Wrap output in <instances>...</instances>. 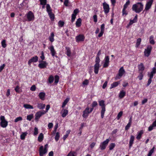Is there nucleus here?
I'll list each match as a JSON object with an SVG mask.
<instances>
[{
    "instance_id": "nucleus-1",
    "label": "nucleus",
    "mask_w": 156,
    "mask_h": 156,
    "mask_svg": "<svg viewBox=\"0 0 156 156\" xmlns=\"http://www.w3.org/2000/svg\"><path fill=\"white\" fill-rule=\"evenodd\" d=\"M143 6L141 2H137L133 5L132 9L136 13H139L143 10Z\"/></svg>"
},
{
    "instance_id": "nucleus-2",
    "label": "nucleus",
    "mask_w": 156,
    "mask_h": 156,
    "mask_svg": "<svg viewBox=\"0 0 156 156\" xmlns=\"http://www.w3.org/2000/svg\"><path fill=\"white\" fill-rule=\"evenodd\" d=\"M104 102V101L103 100H102L99 101V105L101 107V117L102 119L104 118V113L105 111V105Z\"/></svg>"
},
{
    "instance_id": "nucleus-3",
    "label": "nucleus",
    "mask_w": 156,
    "mask_h": 156,
    "mask_svg": "<svg viewBox=\"0 0 156 156\" xmlns=\"http://www.w3.org/2000/svg\"><path fill=\"white\" fill-rule=\"evenodd\" d=\"M93 108H90V110L89 111L90 108L88 107H87L86 108L85 110L83 111V116L84 118H87L88 114L91 112L93 110Z\"/></svg>"
},
{
    "instance_id": "nucleus-4",
    "label": "nucleus",
    "mask_w": 156,
    "mask_h": 156,
    "mask_svg": "<svg viewBox=\"0 0 156 156\" xmlns=\"http://www.w3.org/2000/svg\"><path fill=\"white\" fill-rule=\"evenodd\" d=\"M48 145L46 144L44 146V149H43V147L41 146L40 147L39 149V154L40 156H43L44 154L47 152V147Z\"/></svg>"
},
{
    "instance_id": "nucleus-5",
    "label": "nucleus",
    "mask_w": 156,
    "mask_h": 156,
    "mask_svg": "<svg viewBox=\"0 0 156 156\" xmlns=\"http://www.w3.org/2000/svg\"><path fill=\"white\" fill-rule=\"evenodd\" d=\"M46 113L44 111H40L37 112L35 114V120L36 122H37L38 121V119L40 117Z\"/></svg>"
},
{
    "instance_id": "nucleus-6",
    "label": "nucleus",
    "mask_w": 156,
    "mask_h": 156,
    "mask_svg": "<svg viewBox=\"0 0 156 156\" xmlns=\"http://www.w3.org/2000/svg\"><path fill=\"white\" fill-rule=\"evenodd\" d=\"M0 119L1 121L0 124L1 126L3 128L6 127L8 125V122L5 120V117L2 115Z\"/></svg>"
},
{
    "instance_id": "nucleus-7",
    "label": "nucleus",
    "mask_w": 156,
    "mask_h": 156,
    "mask_svg": "<svg viewBox=\"0 0 156 156\" xmlns=\"http://www.w3.org/2000/svg\"><path fill=\"white\" fill-rule=\"evenodd\" d=\"M109 140L108 139L101 143L100 146V148L101 150H104L105 149Z\"/></svg>"
},
{
    "instance_id": "nucleus-8",
    "label": "nucleus",
    "mask_w": 156,
    "mask_h": 156,
    "mask_svg": "<svg viewBox=\"0 0 156 156\" xmlns=\"http://www.w3.org/2000/svg\"><path fill=\"white\" fill-rule=\"evenodd\" d=\"M152 49V47L151 45L147 46V48L145 49L144 51V54L145 56L148 57L150 55L151 50Z\"/></svg>"
},
{
    "instance_id": "nucleus-9",
    "label": "nucleus",
    "mask_w": 156,
    "mask_h": 156,
    "mask_svg": "<svg viewBox=\"0 0 156 156\" xmlns=\"http://www.w3.org/2000/svg\"><path fill=\"white\" fill-rule=\"evenodd\" d=\"M125 71L123 67H122L119 71V73L116 76L115 79H120L119 77L122 76L125 73Z\"/></svg>"
},
{
    "instance_id": "nucleus-10",
    "label": "nucleus",
    "mask_w": 156,
    "mask_h": 156,
    "mask_svg": "<svg viewBox=\"0 0 156 156\" xmlns=\"http://www.w3.org/2000/svg\"><path fill=\"white\" fill-rule=\"evenodd\" d=\"M27 18L29 21L33 20H34V16L31 11H29L27 14Z\"/></svg>"
},
{
    "instance_id": "nucleus-11",
    "label": "nucleus",
    "mask_w": 156,
    "mask_h": 156,
    "mask_svg": "<svg viewBox=\"0 0 156 156\" xmlns=\"http://www.w3.org/2000/svg\"><path fill=\"white\" fill-rule=\"evenodd\" d=\"M103 5L105 13L106 14L108 13L110 9L108 5L105 2L103 3Z\"/></svg>"
},
{
    "instance_id": "nucleus-12",
    "label": "nucleus",
    "mask_w": 156,
    "mask_h": 156,
    "mask_svg": "<svg viewBox=\"0 0 156 156\" xmlns=\"http://www.w3.org/2000/svg\"><path fill=\"white\" fill-rule=\"evenodd\" d=\"M38 57L37 56H35L34 57H33L30 59L28 62V64L29 65H30V64L32 62H36L38 61Z\"/></svg>"
},
{
    "instance_id": "nucleus-13",
    "label": "nucleus",
    "mask_w": 156,
    "mask_h": 156,
    "mask_svg": "<svg viewBox=\"0 0 156 156\" xmlns=\"http://www.w3.org/2000/svg\"><path fill=\"white\" fill-rule=\"evenodd\" d=\"M48 64V63L46 61H43L42 62H41L38 65V66L40 69H44L46 68Z\"/></svg>"
},
{
    "instance_id": "nucleus-14",
    "label": "nucleus",
    "mask_w": 156,
    "mask_h": 156,
    "mask_svg": "<svg viewBox=\"0 0 156 156\" xmlns=\"http://www.w3.org/2000/svg\"><path fill=\"white\" fill-rule=\"evenodd\" d=\"M153 2L152 1L149 0V1L147 2L146 5L144 10H148L151 8Z\"/></svg>"
},
{
    "instance_id": "nucleus-15",
    "label": "nucleus",
    "mask_w": 156,
    "mask_h": 156,
    "mask_svg": "<svg viewBox=\"0 0 156 156\" xmlns=\"http://www.w3.org/2000/svg\"><path fill=\"white\" fill-rule=\"evenodd\" d=\"M84 37L83 35H79L76 37V39L77 42L83 41H84Z\"/></svg>"
},
{
    "instance_id": "nucleus-16",
    "label": "nucleus",
    "mask_w": 156,
    "mask_h": 156,
    "mask_svg": "<svg viewBox=\"0 0 156 156\" xmlns=\"http://www.w3.org/2000/svg\"><path fill=\"white\" fill-rule=\"evenodd\" d=\"M138 69L139 72H142L143 73V71L144 70L145 67L143 63H141L138 65Z\"/></svg>"
},
{
    "instance_id": "nucleus-17",
    "label": "nucleus",
    "mask_w": 156,
    "mask_h": 156,
    "mask_svg": "<svg viewBox=\"0 0 156 156\" xmlns=\"http://www.w3.org/2000/svg\"><path fill=\"white\" fill-rule=\"evenodd\" d=\"M109 58L108 56H106L105 58V62L103 65L104 67H107L109 65Z\"/></svg>"
},
{
    "instance_id": "nucleus-18",
    "label": "nucleus",
    "mask_w": 156,
    "mask_h": 156,
    "mask_svg": "<svg viewBox=\"0 0 156 156\" xmlns=\"http://www.w3.org/2000/svg\"><path fill=\"white\" fill-rule=\"evenodd\" d=\"M100 67L99 64H95L94 65V72L96 74L98 73L99 68Z\"/></svg>"
},
{
    "instance_id": "nucleus-19",
    "label": "nucleus",
    "mask_w": 156,
    "mask_h": 156,
    "mask_svg": "<svg viewBox=\"0 0 156 156\" xmlns=\"http://www.w3.org/2000/svg\"><path fill=\"white\" fill-rule=\"evenodd\" d=\"M156 73V67H153L152 70L149 76L153 77L154 75Z\"/></svg>"
},
{
    "instance_id": "nucleus-20",
    "label": "nucleus",
    "mask_w": 156,
    "mask_h": 156,
    "mask_svg": "<svg viewBox=\"0 0 156 156\" xmlns=\"http://www.w3.org/2000/svg\"><path fill=\"white\" fill-rule=\"evenodd\" d=\"M49 49L51 51L52 56H54L55 54H56V52L54 50V47L53 46H51Z\"/></svg>"
},
{
    "instance_id": "nucleus-21",
    "label": "nucleus",
    "mask_w": 156,
    "mask_h": 156,
    "mask_svg": "<svg viewBox=\"0 0 156 156\" xmlns=\"http://www.w3.org/2000/svg\"><path fill=\"white\" fill-rule=\"evenodd\" d=\"M45 93L43 92H40L38 95L39 98L42 100H44L45 96Z\"/></svg>"
},
{
    "instance_id": "nucleus-22",
    "label": "nucleus",
    "mask_w": 156,
    "mask_h": 156,
    "mask_svg": "<svg viewBox=\"0 0 156 156\" xmlns=\"http://www.w3.org/2000/svg\"><path fill=\"white\" fill-rule=\"evenodd\" d=\"M81 19L80 18H79L77 21L76 22V26L77 27H80L81 25Z\"/></svg>"
},
{
    "instance_id": "nucleus-23",
    "label": "nucleus",
    "mask_w": 156,
    "mask_h": 156,
    "mask_svg": "<svg viewBox=\"0 0 156 156\" xmlns=\"http://www.w3.org/2000/svg\"><path fill=\"white\" fill-rule=\"evenodd\" d=\"M134 137H131L129 142V148H130L133 143Z\"/></svg>"
},
{
    "instance_id": "nucleus-24",
    "label": "nucleus",
    "mask_w": 156,
    "mask_h": 156,
    "mask_svg": "<svg viewBox=\"0 0 156 156\" xmlns=\"http://www.w3.org/2000/svg\"><path fill=\"white\" fill-rule=\"evenodd\" d=\"M119 84V82L118 81L117 82H114L113 83H112L111 84L110 88L112 89V88H113L117 86Z\"/></svg>"
},
{
    "instance_id": "nucleus-25",
    "label": "nucleus",
    "mask_w": 156,
    "mask_h": 156,
    "mask_svg": "<svg viewBox=\"0 0 156 156\" xmlns=\"http://www.w3.org/2000/svg\"><path fill=\"white\" fill-rule=\"evenodd\" d=\"M66 52L67 55L69 57L70 56L71 52L70 48L69 47H66Z\"/></svg>"
},
{
    "instance_id": "nucleus-26",
    "label": "nucleus",
    "mask_w": 156,
    "mask_h": 156,
    "mask_svg": "<svg viewBox=\"0 0 156 156\" xmlns=\"http://www.w3.org/2000/svg\"><path fill=\"white\" fill-rule=\"evenodd\" d=\"M45 104H39L37 105V108L40 109H42L45 108Z\"/></svg>"
},
{
    "instance_id": "nucleus-27",
    "label": "nucleus",
    "mask_w": 156,
    "mask_h": 156,
    "mask_svg": "<svg viewBox=\"0 0 156 156\" xmlns=\"http://www.w3.org/2000/svg\"><path fill=\"white\" fill-rule=\"evenodd\" d=\"M68 111L66 109H64L63 112L62 113V116L63 117H65L68 114Z\"/></svg>"
},
{
    "instance_id": "nucleus-28",
    "label": "nucleus",
    "mask_w": 156,
    "mask_h": 156,
    "mask_svg": "<svg viewBox=\"0 0 156 156\" xmlns=\"http://www.w3.org/2000/svg\"><path fill=\"white\" fill-rule=\"evenodd\" d=\"M69 98H67L66 99L64 100V102L62 103V108H64L66 105L67 103L69 101Z\"/></svg>"
},
{
    "instance_id": "nucleus-29",
    "label": "nucleus",
    "mask_w": 156,
    "mask_h": 156,
    "mask_svg": "<svg viewBox=\"0 0 156 156\" xmlns=\"http://www.w3.org/2000/svg\"><path fill=\"white\" fill-rule=\"evenodd\" d=\"M126 94V92L123 90L121 91L120 92L119 97L121 98H122L125 96Z\"/></svg>"
},
{
    "instance_id": "nucleus-30",
    "label": "nucleus",
    "mask_w": 156,
    "mask_h": 156,
    "mask_svg": "<svg viewBox=\"0 0 156 156\" xmlns=\"http://www.w3.org/2000/svg\"><path fill=\"white\" fill-rule=\"evenodd\" d=\"M48 14L51 20H53L55 18V16L52 12H48Z\"/></svg>"
},
{
    "instance_id": "nucleus-31",
    "label": "nucleus",
    "mask_w": 156,
    "mask_h": 156,
    "mask_svg": "<svg viewBox=\"0 0 156 156\" xmlns=\"http://www.w3.org/2000/svg\"><path fill=\"white\" fill-rule=\"evenodd\" d=\"M24 107L27 109H33V107L32 106L27 104H24L23 105Z\"/></svg>"
},
{
    "instance_id": "nucleus-32",
    "label": "nucleus",
    "mask_w": 156,
    "mask_h": 156,
    "mask_svg": "<svg viewBox=\"0 0 156 156\" xmlns=\"http://www.w3.org/2000/svg\"><path fill=\"white\" fill-rule=\"evenodd\" d=\"M46 10L48 13L52 12V9L49 4H46Z\"/></svg>"
},
{
    "instance_id": "nucleus-33",
    "label": "nucleus",
    "mask_w": 156,
    "mask_h": 156,
    "mask_svg": "<svg viewBox=\"0 0 156 156\" xmlns=\"http://www.w3.org/2000/svg\"><path fill=\"white\" fill-rule=\"evenodd\" d=\"M54 33L53 32L51 33V34L50 37H49V40L51 42H53L54 40Z\"/></svg>"
},
{
    "instance_id": "nucleus-34",
    "label": "nucleus",
    "mask_w": 156,
    "mask_h": 156,
    "mask_svg": "<svg viewBox=\"0 0 156 156\" xmlns=\"http://www.w3.org/2000/svg\"><path fill=\"white\" fill-rule=\"evenodd\" d=\"M141 41V39L138 38L137 39L136 45V47L137 48L140 45Z\"/></svg>"
},
{
    "instance_id": "nucleus-35",
    "label": "nucleus",
    "mask_w": 156,
    "mask_h": 156,
    "mask_svg": "<svg viewBox=\"0 0 156 156\" xmlns=\"http://www.w3.org/2000/svg\"><path fill=\"white\" fill-rule=\"evenodd\" d=\"M115 145V144L114 143H112L110 144L109 146V150H112L113 149Z\"/></svg>"
},
{
    "instance_id": "nucleus-36",
    "label": "nucleus",
    "mask_w": 156,
    "mask_h": 156,
    "mask_svg": "<svg viewBox=\"0 0 156 156\" xmlns=\"http://www.w3.org/2000/svg\"><path fill=\"white\" fill-rule=\"evenodd\" d=\"M54 79V77L52 76H50L48 79L49 83H52Z\"/></svg>"
},
{
    "instance_id": "nucleus-37",
    "label": "nucleus",
    "mask_w": 156,
    "mask_h": 156,
    "mask_svg": "<svg viewBox=\"0 0 156 156\" xmlns=\"http://www.w3.org/2000/svg\"><path fill=\"white\" fill-rule=\"evenodd\" d=\"M153 36H150V44H154L155 43V42L153 40Z\"/></svg>"
},
{
    "instance_id": "nucleus-38",
    "label": "nucleus",
    "mask_w": 156,
    "mask_h": 156,
    "mask_svg": "<svg viewBox=\"0 0 156 156\" xmlns=\"http://www.w3.org/2000/svg\"><path fill=\"white\" fill-rule=\"evenodd\" d=\"M130 3V1L129 0H127L126 3L124 5L123 8H124V9H126L127 6L129 5Z\"/></svg>"
},
{
    "instance_id": "nucleus-39",
    "label": "nucleus",
    "mask_w": 156,
    "mask_h": 156,
    "mask_svg": "<svg viewBox=\"0 0 156 156\" xmlns=\"http://www.w3.org/2000/svg\"><path fill=\"white\" fill-rule=\"evenodd\" d=\"M139 73V75L137 76V78L139 79L140 80H141L142 79L143 77V72H140Z\"/></svg>"
},
{
    "instance_id": "nucleus-40",
    "label": "nucleus",
    "mask_w": 156,
    "mask_h": 156,
    "mask_svg": "<svg viewBox=\"0 0 156 156\" xmlns=\"http://www.w3.org/2000/svg\"><path fill=\"white\" fill-rule=\"evenodd\" d=\"M149 78L148 80L147 83L146 85L147 87L151 83V81H152V79L153 78V77H151L150 76H149Z\"/></svg>"
},
{
    "instance_id": "nucleus-41",
    "label": "nucleus",
    "mask_w": 156,
    "mask_h": 156,
    "mask_svg": "<svg viewBox=\"0 0 156 156\" xmlns=\"http://www.w3.org/2000/svg\"><path fill=\"white\" fill-rule=\"evenodd\" d=\"M33 115L32 114H30L27 116V119L29 121H30L33 118Z\"/></svg>"
},
{
    "instance_id": "nucleus-42",
    "label": "nucleus",
    "mask_w": 156,
    "mask_h": 156,
    "mask_svg": "<svg viewBox=\"0 0 156 156\" xmlns=\"http://www.w3.org/2000/svg\"><path fill=\"white\" fill-rule=\"evenodd\" d=\"M58 24L59 27H62L64 26V22L63 21L60 20L58 22Z\"/></svg>"
},
{
    "instance_id": "nucleus-43",
    "label": "nucleus",
    "mask_w": 156,
    "mask_h": 156,
    "mask_svg": "<svg viewBox=\"0 0 156 156\" xmlns=\"http://www.w3.org/2000/svg\"><path fill=\"white\" fill-rule=\"evenodd\" d=\"M41 5H46L47 0H39Z\"/></svg>"
},
{
    "instance_id": "nucleus-44",
    "label": "nucleus",
    "mask_w": 156,
    "mask_h": 156,
    "mask_svg": "<svg viewBox=\"0 0 156 156\" xmlns=\"http://www.w3.org/2000/svg\"><path fill=\"white\" fill-rule=\"evenodd\" d=\"M59 79V76L58 75H56L55 76V80L54 83L55 84H57L58 82Z\"/></svg>"
},
{
    "instance_id": "nucleus-45",
    "label": "nucleus",
    "mask_w": 156,
    "mask_h": 156,
    "mask_svg": "<svg viewBox=\"0 0 156 156\" xmlns=\"http://www.w3.org/2000/svg\"><path fill=\"white\" fill-rule=\"evenodd\" d=\"M1 44H2V46L3 48H5L6 47V44L5 43V40H3L2 41Z\"/></svg>"
},
{
    "instance_id": "nucleus-46",
    "label": "nucleus",
    "mask_w": 156,
    "mask_h": 156,
    "mask_svg": "<svg viewBox=\"0 0 156 156\" xmlns=\"http://www.w3.org/2000/svg\"><path fill=\"white\" fill-rule=\"evenodd\" d=\"M137 21H135V20L134 19L133 20H130V22L129 24L127 26H129L130 25H132L133 23H136Z\"/></svg>"
},
{
    "instance_id": "nucleus-47",
    "label": "nucleus",
    "mask_w": 156,
    "mask_h": 156,
    "mask_svg": "<svg viewBox=\"0 0 156 156\" xmlns=\"http://www.w3.org/2000/svg\"><path fill=\"white\" fill-rule=\"evenodd\" d=\"M154 147L151 150L147 155V156H151L152 154L154 152Z\"/></svg>"
},
{
    "instance_id": "nucleus-48",
    "label": "nucleus",
    "mask_w": 156,
    "mask_h": 156,
    "mask_svg": "<svg viewBox=\"0 0 156 156\" xmlns=\"http://www.w3.org/2000/svg\"><path fill=\"white\" fill-rule=\"evenodd\" d=\"M38 133V130L37 128L35 127L34 129V135L36 136Z\"/></svg>"
},
{
    "instance_id": "nucleus-49",
    "label": "nucleus",
    "mask_w": 156,
    "mask_h": 156,
    "mask_svg": "<svg viewBox=\"0 0 156 156\" xmlns=\"http://www.w3.org/2000/svg\"><path fill=\"white\" fill-rule=\"evenodd\" d=\"M100 59L99 57L96 56L95 59V64H99V63L100 62Z\"/></svg>"
},
{
    "instance_id": "nucleus-50",
    "label": "nucleus",
    "mask_w": 156,
    "mask_h": 156,
    "mask_svg": "<svg viewBox=\"0 0 156 156\" xmlns=\"http://www.w3.org/2000/svg\"><path fill=\"white\" fill-rule=\"evenodd\" d=\"M76 15L74 14H73L72 16L71 21L73 23L75 20L76 18Z\"/></svg>"
},
{
    "instance_id": "nucleus-51",
    "label": "nucleus",
    "mask_w": 156,
    "mask_h": 156,
    "mask_svg": "<svg viewBox=\"0 0 156 156\" xmlns=\"http://www.w3.org/2000/svg\"><path fill=\"white\" fill-rule=\"evenodd\" d=\"M22 120V118L21 117H19L16 118L14 120L15 122H17L19 121H21Z\"/></svg>"
},
{
    "instance_id": "nucleus-52",
    "label": "nucleus",
    "mask_w": 156,
    "mask_h": 156,
    "mask_svg": "<svg viewBox=\"0 0 156 156\" xmlns=\"http://www.w3.org/2000/svg\"><path fill=\"white\" fill-rule=\"evenodd\" d=\"M98 105V103L96 101H94L92 104V108H93Z\"/></svg>"
},
{
    "instance_id": "nucleus-53",
    "label": "nucleus",
    "mask_w": 156,
    "mask_h": 156,
    "mask_svg": "<svg viewBox=\"0 0 156 156\" xmlns=\"http://www.w3.org/2000/svg\"><path fill=\"white\" fill-rule=\"evenodd\" d=\"M122 113H123V112L122 111H120L119 112V113H118V115H117V119H120V118L122 116Z\"/></svg>"
},
{
    "instance_id": "nucleus-54",
    "label": "nucleus",
    "mask_w": 156,
    "mask_h": 156,
    "mask_svg": "<svg viewBox=\"0 0 156 156\" xmlns=\"http://www.w3.org/2000/svg\"><path fill=\"white\" fill-rule=\"evenodd\" d=\"M144 132L143 130H140L138 133V134L137 136H141L142 134Z\"/></svg>"
},
{
    "instance_id": "nucleus-55",
    "label": "nucleus",
    "mask_w": 156,
    "mask_h": 156,
    "mask_svg": "<svg viewBox=\"0 0 156 156\" xmlns=\"http://www.w3.org/2000/svg\"><path fill=\"white\" fill-rule=\"evenodd\" d=\"M36 88V87L35 85H33L32 86V87H30V90L31 91H34L35 90Z\"/></svg>"
},
{
    "instance_id": "nucleus-56",
    "label": "nucleus",
    "mask_w": 156,
    "mask_h": 156,
    "mask_svg": "<svg viewBox=\"0 0 156 156\" xmlns=\"http://www.w3.org/2000/svg\"><path fill=\"white\" fill-rule=\"evenodd\" d=\"M126 9H124L123 8L122 10V15H126L127 14V13L126 12Z\"/></svg>"
},
{
    "instance_id": "nucleus-57",
    "label": "nucleus",
    "mask_w": 156,
    "mask_h": 156,
    "mask_svg": "<svg viewBox=\"0 0 156 156\" xmlns=\"http://www.w3.org/2000/svg\"><path fill=\"white\" fill-rule=\"evenodd\" d=\"M41 56L40 57V58H41V59L42 60H44L45 58V57L44 55V53L43 51L41 52Z\"/></svg>"
},
{
    "instance_id": "nucleus-58",
    "label": "nucleus",
    "mask_w": 156,
    "mask_h": 156,
    "mask_svg": "<svg viewBox=\"0 0 156 156\" xmlns=\"http://www.w3.org/2000/svg\"><path fill=\"white\" fill-rule=\"evenodd\" d=\"M93 18L94 20V21L95 22H96L97 21V15H95L93 16Z\"/></svg>"
},
{
    "instance_id": "nucleus-59",
    "label": "nucleus",
    "mask_w": 156,
    "mask_h": 156,
    "mask_svg": "<svg viewBox=\"0 0 156 156\" xmlns=\"http://www.w3.org/2000/svg\"><path fill=\"white\" fill-rule=\"evenodd\" d=\"M104 30H105V24H102L101 26V30L104 31Z\"/></svg>"
},
{
    "instance_id": "nucleus-60",
    "label": "nucleus",
    "mask_w": 156,
    "mask_h": 156,
    "mask_svg": "<svg viewBox=\"0 0 156 156\" xmlns=\"http://www.w3.org/2000/svg\"><path fill=\"white\" fill-rule=\"evenodd\" d=\"M131 124L130 123H128L125 127V130H127L129 129L130 126Z\"/></svg>"
},
{
    "instance_id": "nucleus-61",
    "label": "nucleus",
    "mask_w": 156,
    "mask_h": 156,
    "mask_svg": "<svg viewBox=\"0 0 156 156\" xmlns=\"http://www.w3.org/2000/svg\"><path fill=\"white\" fill-rule=\"evenodd\" d=\"M5 66V65L4 64L0 67V72H1L2 70L4 69Z\"/></svg>"
},
{
    "instance_id": "nucleus-62",
    "label": "nucleus",
    "mask_w": 156,
    "mask_h": 156,
    "mask_svg": "<svg viewBox=\"0 0 156 156\" xmlns=\"http://www.w3.org/2000/svg\"><path fill=\"white\" fill-rule=\"evenodd\" d=\"M79 12V11L78 9H75L73 11V13L75 15H76V14Z\"/></svg>"
},
{
    "instance_id": "nucleus-63",
    "label": "nucleus",
    "mask_w": 156,
    "mask_h": 156,
    "mask_svg": "<svg viewBox=\"0 0 156 156\" xmlns=\"http://www.w3.org/2000/svg\"><path fill=\"white\" fill-rule=\"evenodd\" d=\"M53 126V124L52 123H49L48 124V127L49 129H51V128Z\"/></svg>"
},
{
    "instance_id": "nucleus-64",
    "label": "nucleus",
    "mask_w": 156,
    "mask_h": 156,
    "mask_svg": "<svg viewBox=\"0 0 156 156\" xmlns=\"http://www.w3.org/2000/svg\"><path fill=\"white\" fill-rule=\"evenodd\" d=\"M88 83V80H85L83 82V85H87Z\"/></svg>"
}]
</instances>
